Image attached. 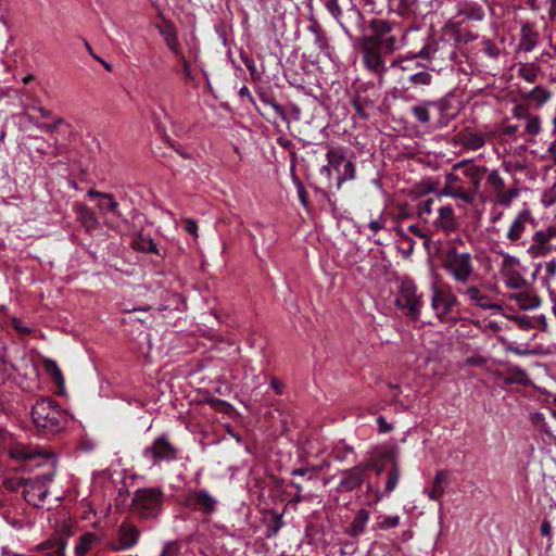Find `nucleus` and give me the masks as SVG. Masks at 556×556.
<instances>
[{
  "instance_id": "1",
  "label": "nucleus",
  "mask_w": 556,
  "mask_h": 556,
  "mask_svg": "<svg viewBox=\"0 0 556 556\" xmlns=\"http://www.w3.org/2000/svg\"><path fill=\"white\" fill-rule=\"evenodd\" d=\"M31 420L38 430L46 434H55L66 428L70 419L55 401L40 397L31 408Z\"/></svg>"
},
{
  "instance_id": "2",
  "label": "nucleus",
  "mask_w": 556,
  "mask_h": 556,
  "mask_svg": "<svg viewBox=\"0 0 556 556\" xmlns=\"http://www.w3.org/2000/svg\"><path fill=\"white\" fill-rule=\"evenodd\" d=\"M443 268L457 285L466 286L475 277V265L471 254L450 250L444 260Z\"/></svg>"
},
{
  "instance_id": "3",
  "label": "nucleus",
  "mask_w": 556,
  "mask_h": 556,
  "mask_svg": "<svg viewBox=\"0 0 556 556\" xmlns=\"http://www.w3.org/2000/svg\"><path fill=\"white\" fill-rule=\"evenodd\" d=\"M458 300L450 287H439L433 283L431 287V308L438 319L442 323H455L458 319Z\"/></svg>"
},
{
  "instance_id": "4",
  "label": "nucleus",
  "mask_w": 556,
  "mask_h": 556,
  "mask_svg": "<svg viewBox=\"0 0 556 556\" xmlns=\"http://www.w3.org/2000/svg\"><path fill=\"white\" fill-rule=\"evenodd\" d=\"M327 165L320 169L323 175H326L329 179H332V174H336L337 187L348 180L355 178V166L353 162L344 155L341 149L331 148L327 154Z\"/></svg>"
},
{
  "instance_id": "5",
  "label": "nucleus",
  "mask_w": 556,
  "mask_h": 556,
  "mask_svg": "<svg viewBox=\"0 0 556 556\" xmlns=\"http://www.w3.org/2000/svg\"><path fill=\"white\" fill-rule=\"evenodd\" d=\"M395 303L407 317L413 320H417L424 306V295L418 291V288L413 280L404 278L400 282L399 294Z\"/></svg>"
},
{
  "instance_id": "6",
  "label": "nucleus",
  "mask_w": 556,
  "mask_h": 556,
  "mask_svg": "<svg viewBox=\"0 0 556 556\" xmlns=\"http://www.w3.org/2000/svg\"><path fill=\"white\" fill-rule=\"evenodd\" d=\"M163 497L164 494L159 488L139 489L132 497L131 506L141 518H154L161 511Z\"/></svg>"
},
{
  "instance_id": "7",
  "label": "nucleus",
  "mask_w": 556,
  "mask_h": 556,
  "mask_svg": "<svg viewBox=\"0 0 556 556\" xmlns=\"http://www.w3.org/2000/svg\"><path fill=\"white\" fill-rule=\"evenodd\" d=\"M8 453L10 457L15 460L34 463L37 466L46 463L54 464V456L50 451L20 441L10 444L8 447Z\"/></svg>"
},
{
  "instance_id": "8",
  "label": "nucleus",
  "mask_w": 556,
  "mask_h": 556,
  "mask_svg": "<svg viewBox=\"0 0 556 556\" xmlns=\"http://www.w3.org/2000/svg\"><path fill=\"white\" fill-rule=\"evenodd\" d=\"M501 255L502 262L498 269L505 285L515 290L525 288L527 286V280L520 273V260L505 252H501Z\"/></svg>"
},
{
  "instance_id": "9",
  "label": "nucleus",
  "mask_w": 556,
  "mask_h": 556,
  "mask_svg": "<svg viewBox=\"0 0 556 556\" xmlns=\"http://www.w3.org/2000/svg\"><path fill=\"white\" fill-rule=\"evenodd\" d=\"M51 481V475H43L28 480L23 489V496L25 501L35 507L41 506L49 493L48 485Z\"/></svg>"
},
{
  "instance_id": "10",
  "label": "nucleus",
  "mask_w": 556,
  "mask_h": 556,
  "mask_svg": "<svg viewBox=\"0 0 556 556\" xmlns=\"http://www.w3.org/2000/svg\"><path fill=\"white\" fill-rule=\"evenodd\" d=\"M143 455L154 464L172 462L177 458V450L166 437L162 435L144 450Z\"/></svg>"
},
{
  "instance_id": "11",
  "label": "nucleus",
  "mask_w": 556,
  "mask_h": 556,
  "mask_svg": "<svg viewBox=\"0 0 556 556\" xmlns=\"http://www.w3.org/2000/svg\"><path fill=\"white\" fill-rule=\"evenodd\" d=\"M439 195L460 200L467 204H471L475 201V192L463 188L459 176L454 172L445 175L444 185Z\"/></svg>"
},
{
  "instance_id": "12",
  "label": "nucleus",
  "mask_w": 556,
  "mask_h": 556,
  "mask_svg": "<svg viewBox=\"0 0 556 556\" xmlns=\"http://www.w3.org/2000/svg\"><path fill=\"white\" fill-rule=\"evenodd\" d=\"M534 222L535 220L530 208L525 205V207L517 214V216L509 225L506 232L507 240L511 244L518 245L527 230L528 225H533Z\"/></svg>"
},
{
  "instance_id": "13",
  "label": "nucleus",
  "mask_w": 556,
  "mask_h": 556,
  "mask_svg": "<svg viewBox=\"0 0 556 556\" xmlns=\"http://www.w3.org/2000/svg\"><path fill=\"white\" fill-rule=\"evenodd\" d=\"M217 501L207 491L198 490L189 492L185 498V505L193 510L210 515L215 510Z\"/></svg>"
},
{
  "instance_id": "14",
  "label": "nucleus",
  "mask_w": 556,
  "mask_h": 556,
  "mask_svg": "<svg viewBox=\"0 0 556 556\" xmlns=\"http://www.w3.org/2000/svg\"><path fill=\"white\" fill-rule=\"evenodd\" d=\"M458 293L463 295L470 305L482 309H500V306L493 302L492 298L477 286H468L464 290L458 289Z\"/></svg>"
},
{
  "instance_id": "15",
  "label": "nucleus",
  "mask_w": 556,
  "mask_h": 556,
  "mask_svg": "<svg viewBox=\"0 0 556 556\" xmlns=\"http://www.w3.org/2000/svg\"><path fill=\"white\" fill-rule=\"evenodd\" d=\"M453 170H459L465 177L470 179L475 193L480 189L481 181L486 173L485 167L477 166L467 161L455 164Z\"/></svg>"
},
{
  "instance_id": "16",
  "label": "nucleus",
  "mask_w": 556,
  "mask_h": 556,
  "mask_svg": "<svg viewBox=\"0 0 556 556\" xmlns=\"http://www.w3.org/2000/svg\"><path fill=\"white\" fill-rule=\"evenodd\" d=\"M549 241L544 230L535 231L531 237L527 253L533 258L546 256L552 251Z\"/></svg>"
},
{
  "instance_id": "17",
  "label": "nucleus",
  "mask_w": 556,
  "mask_h": 556,
  "mask_svg": "<svg viewBox=\"0 0 556 556\" xmlns=\"http://www.w3.org/2000/svg\"><path fill=\"white\" fill-rule=\"evenodd\" d=\"M380 48L377 43H371L368 40H365L363 46L364 52V62L366 67L375 73L380 72L383 68V60L380 54Z\"/></svg>"
},
{
  "instance_id": "18",
  "label": "nucleus",
  "mask_w": 556,
  "mask_h": 556,
  "mask_svg": "<svg viewBox=\"0 0 556 556\" xmlns=\"http://www.w3.org/2000/svg\"><path fill=\"white\" fill-rule=\"evenodd\" d=\"M433 225L444 232L454 231L457 228L458 223L453 207L451 205H443L439 207L438 217L433 222Z\"/></svg>"
},
{
  "instance_id": "19",
  "label": "nucleus",
  "mask_w": 556,
  "mask_h": 556,
  "mask_svg": "<svg viewBox=\"0 0 556 556\" xmlns=\"http://www.w3.org/2000/svg\"><path fill=\"white\" fill-rule=\"evenodd\" d=\"M364 469L359 467L352 468L342 473L338 485V491L350 492L361 486L364 481Z\"/></svg>"
},
{
  "instance_id": "20",
  "label": "nucleus",
  "mask_w": 556,
  "mask_h": 556,
  "mask_svg": "<svg viewBox=\"0 0 556 556\" xmlns=\"http://www.w3.org/2000/svg\"><path fill=\"white\" fill-rule=\"evenodd\" d=\"M448 484L450 479L447 471L439 470L433 478L431 489H426L424 492L428 495L429 500L441 503Z\"/></svg>"
},
{
  "instance_id": "21",
  "label": "nucleus",
  "mask_w": 556,
  "mask_h": 556,
  "mask_svg": "<svg viewBox=\"0 0 556 556\" xmlns=\"http://www.w3.org/2000/svg\"><path fill=\"white\" fill-rule=\"evenodd\" d=\"M87 195L89 198H99L102 200L97 205L100 213H102V214L112 213L114 215H117L118 203L114 200V198L111 193L100 192L94 189H90L87 192Z\"/></svg>"
},
{
  "instance_id": "22",
  "label": "nucleus",
  "mask_w": 556,
  "mask_h": 556,
  "mask_svg": "<svg viewBox=\"0 0 556 556\" xmlns=\"http://www.w3.org/2000/svg\"><path fill=\"white\" fill-rule=\"evenodd\" d=\"M74 211H75L78 222L87 230L96 229L99 226V222H98L96 214L87 205L81 204V203H76L74 205Z\"/></svg>"
},
{
  "instance_id": "23",
  "label": "nucleus",
  "mask_w": 556,
  "mask_h": 556,
  "mask_svg": "<svg viewBox=\"0 0 556 556\" xmlns=\"http://www.w3.org/2000/svg\"><path fill=\"white\" fill-rule=\"evenodd\" d=\"M522 309H533L540 306V299L530 290L519 291L509 296Z\"/></svg>"
},
{
  "instance_id": "24",
  "label": "nucleus",
  "mask_w": 556,
  "mask_h": 556,
  "mask_svg": "<svg viewBox=\"0 0 556 556\" xmlns=\"http://www.w3.org/2000/svg\"><path fill=\"white\" fill-rule=\"evenodd\" d=\"M160 35L163 37L166 46L175 53L179 54L180 50L177 41V34L172 23L164 22L157 25Z\"/></svg>"
},
{
  "instance_id": "25",
  "label": "nucleus",
  "mask_w": 556,
  "mask_h": 556,
  "mask_svg": "<svg viewBox=\"0 0 556 556\" xmlns=\"http://www.w3.org/2000/svg\"><path fill=\"white\" fill-rule=\"evenodd\" d=\"M65 541L62 538H55L41 543L38 547L43 556H65Z\"/></svg>"
},
{
  "instance_id": "26",
  "label": "nucleus",
  "mask_w": 556,
  "mask_h": 556,
  "mask_svg": "<svg viewBox=\"0 0 556 556\" xmlns=\"http://www.w3.org/2000/svg\"><path fill=\"white\" fill-rule=\"evenodd\" d=\"M139 538V532L136 527L131 525H122L119 529V542L122 548H129L134 546Z\"/></svg>"
},
{
  "instance_id": "27",
  "label": "nucleus",
  "mask_w": 556,
  "mask_h": 556,
  "mask_svg": "<svg viewBox=\"0 0 556 556\" xmlns=\"http://www.w3.org/2000/svg\"><path fill=\"white\" fill-rule=\"evenodd\" d=\"M370 28L374 30V35L368 37L366 40L371 43H377L381 38L392 31V24L384 20H374L370 24Z\"/></svg>"
},
{
  "instance_id": "28",
  "label": "nucleus",
  "mask_w": 556,
  "mask_h": 556,
  "mask_svg": "<svg viewBox=\"0 0 556 556\" xmlns=\"http://www.w3.org/2000/svg\"><path fill=\"white\" fill-rule=\"evenodd\" d=\"M522 97L525 100L533 101L535 108H541L551 99L552 93L544 87L536 86L528 93H525Z\"/></svg>"
},
{
  "instance_id": "29",
  "label": "nucleus",
  "mask_w": 556,
  "mask_h": 556,
  "mask_svg": "<svg viewBox=\"0 0 556 556\" xmlns=\"http://www.w3.org/2000/svg\"><path fill=\"white\" fill-rule=\"evenodd\" d=\"M369 520V514L366 509H359L355 517L353 522L351 523L349 533L352 536H358L365 531V527Z\"/></svg>"
},
{
  "instance_id": "30",
  "label": "nucleus",
  "mask_w": 556,
  "mask_h": 556,
  "mask_svg": "<svg viewBox=\"0 0 556 556\" xmlns=\"http://www.w3.org/2000/svg\"><path fill=\"white\" fill-rule=\"evenodd\" d=\"M42 364H43L45 370L48 372V375L51 377V379L59 387L63 388L65 381H64V377H63L62 371H61L59 365L56 364V362L51 359V358L43 357L42 358Z\"/></svg>"
},
{
  "instance_id": "31",
  "label": "nucleus",
  "mask_w": 556,
  "mask_h": 556,
  "mask_svg": "<svg viewBox=\"0 0 556 556\" xmlns=\"http://www.w3.org/2000/svg\"><path fill=\"white\" fill-rule=\"evenodd\" d=\"M99 539L94 533H86L80 536L75 547L76 556H85L97 543Z\"/></svg>"
},
{
  "instance_id": "32",
  "label": "nucleus",
  "mask_w": 556,
  "mask_h": 556,
  "mask_svg": "<svg viewBox=\"0 0 556 556\" xmlns=\"http://www.w3.org/2000/svg\"><path fill=\"white\" fill-rule=\"evenodd\" d=\"M463 144L469 150H479L485 144V137L482 132H470L464 136Z\"/></svg>"
},
{
  "instance_id": "33",
  "label": "nucleus",
  "mask_w": 556,
  "mask_h": 556,
  "mask_svg": "<svg viewBox=\"0 0 556 556\" xmlns=\"http://www.w3.org/2000/svg\"><path fill=\"white\" fill-rule=\"evenodd\" d=\"M518 195V188L506 189L504 187L497 194H495V201L498 205L508 207Z\"/></svg>"
},
{
  "instance_id": "34",
  "label": "nucleus",
  "mask_w": 556,
  "mask_h": 556,
  "mask_svg": "<svg viewBox=\"0 0 556 556\" xmlns=\"http://www.w3.org/2000/svg\"><path fill=\"white\" fill-rule=\"evenodd\" d=\"M401 42H402V36H396V35H393V34H391V35L389 34V35L384 36L383 38H381L377 42V46L380 49H383L384 51L391 53V52L400 49Z\"/></svg>"
},
{
  "instance_id": "35",
  "label": "nucleus",
  "mask_w": 556,
  "mask_h": 556,
  "mask_svg": "<svg viewBox=\"0 0 556 556\" xmlns=\"http://www.w3.org/2000/svg\"><path fill=\"white\" fill-rule=\"evenodd\" d=\"M538 74L539 67L534 63H526L518 68V75L528 83H534Z\"/></svg>"
},
{
  "instance_id": "36",
  "label": "nucleus",
  "mask_w": 556,
  "mask_h": 556,
  "mask_svg": "<svg viewBox=\"0 0 556 556\" xmlns=\"http://www.w3.org/2000/svg\"><path fill=\"white\" fill-rule=\"evenodd\" d=\"M377 519L378 520L375 525V529L379 530H389L392 528H396L400 525L399 516L379 515Z\"/></svg>"
},
{
  "instance_id": "37",
  "label": "nucleus",
  "mask_w": 556,
  "mask_h": 556,
  "mask_svg": "<svg viewBox=\"0 0 556 556\" xmlns=\"http://www.w3.org/2000/svg\"><path fill=\"white\" fill-rule=\"evenodd\" d=\"M486 184L494 195L497 194L505 187L504 179L500 175L498 170H492L488 175Z\"/></svg>"
},
{
  "instance_id": "38",
  "label": "nucleus",
  "mask_w": 556,
  "mask_h": 556,
  "mask_svg": "<svg viewBox=\"0 0 556 556\" xmlns=\"http://www.w3.org/2000/svg\"><path fill=\"white\" fill-rule=\"evenodd\" d=\"M525 121H526L525 131L528 135L538 136L541 132V130H542L541 118L538 115L531 114Z\"/></svg>"
},
{
  "instance_id": "39",
  "label": "nucleus",
  "mask_w": 556,
  "mask_h": 556,
  "mask_svg": "<svg viewBox=\"0 0 556 556\" xmlns=\"http://www.w3.org/2000/svg\"><path fill=\"white\" fill-rule=\"evenodd\" d=\"M400 480V469L396 464L392 466L387 476L386 492L391 493L397 485Z\"/></svg>"
},
{
  "instance_id": "40",
  "label": "nucleus",
  "mask_w": 556,
  "mask_h": 556,
  "mask_svg": "<svg viewBox=\"0 0 556 556\" xmlns=\"http://www.w3.org/2000/svg\"><path fill=\"white\" fill-rule=\"evenodd\" d=\"M460 14L472 21H481L484 17L482 8L477 4L467 5L464 10H462Z\"/></svg>"
},
{
  "instance_id": "41",
  "label": "nucleus",
  "mask_w": 556,
  "mask_h": 556,
  "mask_svg": "<svg viewBox=\"0 0 556 556\" xmlns=\"http://www.w3.org/2000/svg\"><path fill=\"white\" fill-rule=\"evenodd\" d=\"M412 112L415 118L422 124H426L430 121L429 110L425 105L413 106Z\"/></svg>"
},
{
  "instance_id": "42",
  "label": "nucleus",
  "mask_w": 556,
  "mask_h": 556,
  "mask_svg": "<svg viewBox=\"0 0 556 556\" xmlns=\"http://www.w3.org/2000/svg\"><path fill=\"white\" fill-rule=\"evenodd\" d=\"M432 76L427 72H419L409 77V80L414 85L428 86L431 84Z\"/></svg>"
},
{
  "instance_id": "43",
  "label": "nucleus",
  "mask_w": 556,
  "mask_h": 556,
  "mask_svg": "<svg viewBox=\"0 0 556 556\" xmlns=\"http://www.w3.org/2000/svg\"><path fill=\"white\" fill-rule=\"evenodd\" d=\"M24 116L26 117V119L33 124L37 129H39L40 131H43V132H53L54 130H56V125H50V124H45V123H40V122H37L31 115L29 114H24Z\"/></svg>"
},
{
  "instance_id": "44",
  "label": "nucleus",
  "mask_w": 556,
  "mask_h": 556,
  "mask_svg": "<svg viewBox=\"0 0 556 556\" xmlns=\"http://www.w3.org/2000/svg\"><path fill=\"white\" fill-rule=\"evenodd\" d=\"M482 51L490 58L496 59L500 55L498 48L490 40V39H483L482 40Z\"/></svg>"
},
{
  "instance_id": "45",
  "label": "nucleus",
  "mask_w": 556,
  "mask_h": 556,
  "mask_svg": "<svg viewBox=\"0 0 556 556\" xmlns=\"http://www.w3.org/2000/svg\"><path fill=\"white\" fill-rule=\"evenodd\" d=\"M434 203V200L427 199L418 204V215L421 218H427L430 214H432V205Z\"/></svg>"
},
{
  "instance_id": "46",
  "label": "nucleus",
  "mask_w": 556,
  "mask_h": 556,
  "mask_svg": "<svg viewBox=\"0 0 556 556\" xmlns=\"http://www.w3.org/2000/svg\"><path fill=\"white\" fill-rule=\"evenodd\" d=\"M511 113L513 116L517 119H526L531 115L529 108L523 104L515 105Z\"/></svg>"
},
{
  "instance_id": "47",
  "label": "nucleus",
  "mask_w": 556,
  "mask_h": 556,
  "mask_svg": "<svg viewBox=\"0 0 556 556\" xmlns=\"http://www.w3.org/2000/svg\"><path fill=\"white\" fill-rule=\"evenodd\" d=\"M500 341L504 345L505 350L507 352L514 353L516 355H526L527 351L523 349H520L519 346L515 345V343L507 341L504 338H500Z\"/></svg>"
},
{
  "instance_id": "48",
  "label": "nucleus",
  "mask_w": 556,
  "mask_h": 556,
  "mask_svg": "<svg viewBox=\"0 0 556 556\" xmlns=\"http://www.w3.org/2000/svg\"><path fill=\"white\" fill-rule=\"evenodd\" d=\"M386 226V218L380 215L377 219H374L371 220L369 224H368V229L374 233L376 235L378 231H380L381 229H383Z\"/></svg>"
},
{
  "instance_id": "49",
  "label": "nucleus",
  "mask_w": 556,
  "mask_h": 556,
  "mask_svg": "<svg viewBox=\"0 0 556 556\" xmlns=\"http://www.w3.org/2000/svg\"><path fill=\"white\" fill-rule=\"evenodd\" d=\"M179 552V545L177 542H168L165 544L161 556H177Z\"/></svg>"
},
{
  "instance_id": "50",
  "label": "nucleus",
  "mask_w": 556,
  "mask_h": 556,
  "mask_svg": "<svg viewBox=\"0 0 556 556\" xmlns=\"http://www.w3.org/2000/svg\"><path fill=\"white\" fill-rule=\"evenodd\" d=\"M268 104L279 117H281L283 121H287V113L282 105L275 101H270Z\"/></svg>"
},
{
  "instance_id": "51",
  "label": "nucleus",
  "mask_w": 556,
  "mask_h": 556,
  "mask_svg": "<svg viewBox=\"0 0 556 556\" xmlns=\"http://www.w3.org/2000/svg\"><path fill=\"white\" fill-rule=\"evenodd\" d=\"M396 232L397 235L401 237L402 239V243L403 244H406L408 250H413V247H414V242L413 240L407 236V233L405 232V230L403 228H397L396 229Z\"/></svg>"
},
{
  "instance_id": "52",
  "label": "nucleus",
  "mask_w": 556,
  "mask_h": 556,
  "mask_svg": "<svg viewBox=\"0 0 556 556\" xmlns=\"http://www.w3.org/2000/svg\"><path fill=\"white\" fill-rule=\"evenodd\" d=\"M377 424H378V427H379V431L381 433H386V432H389V431L392 430V426L382 416H379L377 418Z\"/></svg>"
},
{
  "instance_id": "53",
  "label": "nucleus",
  "mask_w": 556,
  "mask_h": 556,
  "mask_svg": "<svg viewBox=\"0 0 556 556\" xmlns=\"http://www.w3.org/2000/svg\"><path fill=\"white\" fill-rule=\"evenodd\" d=\"M185 230L188 233H190V235L197 236L198 235V225H197V223L194 220H192V219H187L186 220Z\"/></svg>"
},
{
  "instance_id": "54",
  "label": "nucleus",
  "mask_w": 556,
  "mask_h": 556,
  "mask_svg": "<svg viewBox=\"0 0 556 556\" xmlns=\"http://www.w3.org/2000/svg\"><path fill=\"white\" fill-rule=\"evenodd\" d=\"M327 8L334 17H338L341 14V9L336 0L329 1L327 3Z\"/></svg>"
},
{
  "instance_id": "55",
  "label": "nucleus",
  "mask_w": 556,
  "mask_h": 556,
  "mask_svg": "<svg viewBox=\"0 0 556 556\" xmlns=\"http://www.w3.org/2000/svg\"><path fill=\"white\" fill-rule=\"evenodd\" d=\"M467 364L472 366H483L485 364V358L482 356H471L467 358Z\"/></svg>"
},
{
  "instance_id": "56",
  "label": "nucleus",
  "mask_w": 556,
  "mask_h": 556,
  "mask_svg": "<svg viewBox=\"0 0 556 556\" xmlns=\"http://www.w3.org/2000/svg\"><path fill=\"white\" fill-rule=\"evenodd\" d=\"M12 326L22 333H28L30 331L29 328L22 326V323L17 318L12 319Z\"/></svg>"
},
{
  "instance_id": "57",
  "label": "nucleus",
  "mask_w": 556,
  "mask_h": 556,
  "mask_svg": "<svg viewBox=\"0 0 556 556\" xmlns=\"http://www.w3.org/2000/svg\"><path fill=\"white\" fill-rule=\"evenodd\" d=\"M545 270L548 276H554L556 274V261L552 260L546 263Z\"/></svg>"
},
{
  "instance_id": "58",
  "label": "nucleus",
  "mask_w": 556,
  "mask_h": 556,
  "mask_svg": "<svg viewBox=\"0 0 556 556\" xmlns=\"http://www.w3.org/2000/svg\"><path fill=\"white\" fill-rule=\"evenodd\" d=\"M407 231L419 237V238H426V235L421 231V229L417 225L408 226Z\"/></svg>"
},
{
  "instance_id": "59",
  "label": "nucleus",
  "mask_w": 556,
  "mask_h": 556,
  "mask_svg": "<svg viewBox=\"0 0 556 556\" xmlns=\"http://www.w3.org/2000/svg\"><path fill=\"white\" fill-rule=\"evenodd\" d=\"M540 531L543 536H551V523L547 520H544L541 525Z\"/></svg>"
},
{
  "instance_id": "60",
  "label": "nucleus",
  "mask_w": 556,
  "mask_h": 556,
  "mask_svg": "<svg viewBox=\"0 0 556 556\" xmlns=\"http://www.w3.org/2000/svg\"><path fill=\"white\" fill-rule=\"evenodd\" d=\"M270 386L278 394L282 393V383L278 379L273 378L270 380Z\"/></svg>"
},
{
  "instance_id": "61",
  "label": "nucleus",
  "mask_w": 556,
  "mask_h": 556,
  "mask_svg": "<svg viewBox=\"0 0 556 556\" xmlns=\"http://www.w3.org/2000/svg\"><path fill=\"white\" fill-rule=\"evenodd\" d=\"M544 232L546 233L549 240L556 238V225L548 226L546 229H544Z\"/></svg>"
},
{
  "instance_id": "62",
  "label": "nucleus",
  "mask_w": 556,
  "mask_h": 556,
  "mask_svg": "<svg viewBox=\"0 0 556 556\" xmlns=\"http://www.w3.org/2000/svg\"><path fill=\"white\" fill-rule=\"evenodd\" d=\"M242 61L244 62L245 66L248 67V70L251 72V73H254L255 70H256V66H255V63L253 60L249 59V58H242Z\"/></svg>"
},
{
  "instance_id": "63",
  "label": "nucleus",
  "mask_w": 556,
  "mask_h": 556,
  "mask_svg": "<svg viewBox=\"0 0 556 556\" xmlns=\"http://www.w3.org/2000/svg\"><path fill=\"white\" fill-rule=\"evenodd\" d=\"M182 71H184V74L186 75V77L190 78V76H191L190 64L186 59H182Z\"/></svg>"
},
{
  "instance_id": "64",
  "label": "nucleus",
  "mask_w": 556,
  "mask_h": 556,
  "mask_svg": "<svg viewBox=\"0 0 556 556\" xmlns=\"http://www.w3.org/2000/svg\"><path fill=\"white\" fill-rule=\"evenodd\" d=\"M36 110L43 118H49L51 116V111L45 109L43 106H37Z\"/></svg>"
}]
</instances>
